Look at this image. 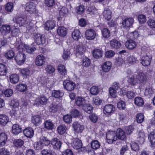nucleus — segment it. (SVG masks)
Wrapping results in <instances>:
<instances>
[{"label":"nucleus","instance_id":"nucleus-64","mask_svg":"<svg viewBox=\"0 0 155 155\" xmlns=\"http://www.w3.org/2000/svg\"><path fill=\"white\" fill-rule=\"evenodd\" d=\"M45 70L49 74L52 73L55 71L54 68L50 65H47L46 67Z\"/></svg>","mask_w":155,"mask_h":155},{"label":"nucleus","instance_id":"nucleus-1","mask_svg":"<svg viewBox=\"0 0 155 155\" xmlns=\"http://www.w3.org/2000/svg\"><path fill=\"white\" fill-rule=\"evenodd\" d=\"M48 139L45 137H41L38 142H35L34 144V147L36 149H42L45 146H48L50 143Z\"/></svg>","mask_w":155,"mask_h":155},{"label":"nucleus","instance_id":"nucleus-47","mask_svg":"<svg viewBox=\"0 0 155 155\" xmlns=\"http://www.w3.org/2000/svg\"><path fill=\"white\" fill-rule=\"evenodd\" d=\"M100 145V143L97 140H92L91 143L92 148L95 150L99 148Z\"/></svg>","mask_w":155,"mask_h":155},{"label":"nucleus","instance_id":"nucleus-35","mask_svg":"<svg viewBox=\"0 0 155 155\" xmlns=\"http://www.w3.org/2000/svg\"><path fill=\"white\" fill-rule=\"evenodd\" d=\"M146 137L143 130H140L139 132L138 136L137 137V140L140 143L142 144L144 142Z\"/></svg>","mask_w":155,"mask_h":155},{"label":"nucleus","instance_id":"nucleus-46","mask_svg":"<svg viewBox=\"0 0 155 155\" xmlns=\"http://www.w3.org/2000/svg\"><path fill=\"white\" fill-rule=\"evenodd\" d=\"M136 58L133 56H130L127 57L126 63L130 66L136 63Z\"/></svg>","mask_w":155,"mask_h":155},{"label":"nucleus","instance_id":"nucleus-2","mask_svg":"<svg viewBox=\"0 0 155 155\" xmlns=\"http://www.w3.org/2000/svg\"><path fill=\"white\" fill-rule=\"evenodd\" d=\"M19 51H26L28 53L31 54L36 50V48L34 47L30 46L24 43L20 44L18 47Z\"/></svg>","mask_w":155,"mask_h":155},{"label":"nucleus","instance_id":"nucleus-54","mask_svg":"<svg viewBox=\"0 0 155 155\" xmlns=\"http://www.w3.org/2000/svg\"><path fill=\"white\" fill-rule=\"evenodd\" d=\"M67 130L66 126L64 125H62L59 126L57 128L58 133L60 134H62L65 133Z\"/></svg>","mask_w":155,"mask_h":155},{"label":"nucleus","instance_id":"nucleus-62","mask_svg":"<svg viewBox=\"0 0 155 155\" xmlns=\"http://www.w3.org/2000/svg\"><path fill=\"white\" fill-rule=\"evenodd\" d=\"M128 81L132 85H136L138 82L136 76H134L132 77L129 78L128 79Z\"/></svg>","mask_w":155,"mask_h":155},{"label":"nucleus","instance_id":"nucleus-27","mask_svg":"<svg viewBox=\"0 0 155 155\" xmlns=\"http://www.w3.org/2000/svg\"><path fill=\"white\" fill-rule=\"evenodd\" d=\"M24 135L28 138H31L34 135V131L31 128L25 129L23 130Z\"/></svg>","mask_w":155,"mask_h":155},{"label":"nucleus","instance_id":"nucleus-25","mask_svg":"<svg viewBox=\"0 0 155 155\" xmlns=\"http://www.w3.org/2000/svg\"><path fill=\"white\" fill-rule=\"evenodd\" d=\"M110 45L111 48L113 49H117L121 46L120 43L115 39H113L110 41Z\"/></svg>","mask_w":155,"mask_h":155},{"label":"nucleus","instance_id":"nucleus-44","mask_svg":"<svg viewBox=\"0 0 155 155\" xmlns=\"http://www.w3.org/2000/svg\"><path fill=\"white\" fill-rule=\"evenodd\" d=\"M10 81L12 83L14 84L16 83L19 81V78L18 75L17 74L11 75L10 77Z\"/></svg>","mask_w":155,"mask_h":155},{"label":"nucleus","instance_id":"nucleus-58","mask_svg":"<svg viewBox=\"0 0 155 155\" xmlns=\"http://www.w3.org/2000/svg\"><path fill=\"white\" fill-rule=\"evenodd\" d=\"M14 145L16 147H21L24 143V141L20 139L15 140L13 142Z\"/></svg>","mask_w":155,"mask_h":155},{"label":"nucleus","instance_id":"nucleus-24","mask_svg":"<svg viewBox=\"0 0 155 155\" xmlns=\"http://www.w3.org/2000/svg\"><path fill=\"white\" fill-rule=\"evenodd\" d=\"M126 47L129 49L134 48L137 46L136 43L132 40H128L125 43Z\"/></svg>","mask_w":155,"mask_h":155},{"label":"nucleus","instance_id":"nucleus-53","mask_svg":"<svg viewBox=\"0 0 155 155\" xmlns=\"http://www.w3.org/2000/svg\"><path fill=\"white\" fill-rule=\"evenodd\" d=\"M5 57L8 60L12 59L15 56V53L12 50H9L5 53Z\"/></svg>","mask_w":155,"mask_h":155},{"label":"nucleus","instance_id":"nucleus-42","mask_svg":"<svg viewBox=\"0 0 155 155\" xmlns=\"http://www.w3.org/2000/svg\"><path fill=\"white\" fill-rule=\"evenodd\" d=\"M93 55L94 58L97 59L102 56L103 52L102 51L99 49H95L93 51Z\"/></svg>","mask_w":155,"mask_h":155},{"label":"nucleus","instance_id":"nucleus-20","mask_svg":"<svg viewBox=\"0 0 155 155\" xmlns=\"http://www.w3.org/2000/svg\"><path fill=\"white\" fill-rule=\"evenodd\" d=\"M134 20L132 18H127L123 21L122 25L125 28H128L131 26L133 23Z\"/></svg>","mask_w":155,"mask_h":155},{"label":"nucleus","instance_id":"nucleus-4","mask_svg":"<svg viewBox=\"0 0 155 155\" xmlns=\"http://www.w3.org/2000/svg\"><path fill=\"white\" fill-rule=\"evenodd\" d=\"M64 88L68 91L73 90L76 87L75 83L71 81L66 80L63 82Z\"/></svg>","mask_w":155,"mask_h":155},{"label":"nucleus","instance_id":"nucleus-52","mask_svg":"<svg viewBox=\"0 0 155 155\" xmlns=\"http://www.w3.org/2000/svg\"><path fill=\"white\" fill-rule=\"evenodd\" d=\"M86 11L88 14L91 15H94L97 12V10L93 6L87 7Z\"/></svg>","mask_w":155,"mask_h":155},{"label":"nucleus","instance_id":"nucleus-8","mask_svg":"<svg viewBox=\"0 0 155 155\" xmlns=\"http://www.w3.org/2000/svg\"><path fill=\"white\" fill-rule=\"evenodd\" d=\"M34 38L35 41L38 45L44 44L46 41V38L45 36L39 34H35Z\"/></svg>","mask_w":155,"mask_h":155},{"label":"nucleus","instance_id":"nucleus-21","mask_svg":"<svg viewBox=\"0 0 155 155\" xmlns=\"http://www.w3.org/2000/svg\"><path fill=\"white\" fill-rule=\"evenodd\" d=\"M17 24L19 26H23L27 21L25 15H22L17 17L15 19Z\"/></svg>","mask_w":155,"mask_h":155},{"label":"nucleus","instance_id":"nucleus-48","mask_svg":"<svg viewBox=\"0 0 155 155\" xmlns=\"http://www.w3.org/2000/svg\"><path fill=\"white\" fill-rule=\"evenodd\" d=\"M138 36V33L137 31H134L128 33L127 35V37L130 40H133L136 39Z\"/></svg>","mask_w":155,"mask_h":155},{"label":"nucleus","instance_id":"nucleus-61","mask_svg":"<svg viewBox=\"0 0 155 155\" xmlns=\"http://www.w3.org/2000/svg\"><path fill=\"white\" fill-rule=\"evenodd\" d=\"M144 120V116L143 114L140 113L137 114L136 116V120L137 122L141 123L143 122Z\"/></svg>","mask_w":155,"mask_h":155},{"label":"nucleus","instance_id":"nucleus-13","mask_svg":"<svg viewBox=\"0 0 155 155\" xmlns=\"http://www.w3.org/2000/svg\"><path fill=\"white\" fill-rule=\"evenodd\" d=\"M45 62V58L42 54L39 55L37 56L35 60V64L39 66H41L44 64Z\"/></svg>","mask_w":155,"mask_h":155},{"label":"nucleus","instance_id":"nucleus-31","mask_svg":"<svg viewBox=\"0 0 155 155\" xmlns=\"http://www.w3.org/2000/svg\"><path fill=\"white\" fill-rule=\"evenodd\" d=\"M64 95V92L63 91L55 90L52 91L51 94L52 97L56 98H60L62 97Z\"/></svg>","mask_w":155,"mask_h":155},{"label":"nucleus","instance_id":"nucleus-28","mask_svg":"<svg viewBox=\"0 0 155 155\" xmlns=\"http://www.w3.org/2000/svg\"><path fill=\"white\" fill-rule=\"evenodd\" d=\"M12 35L9 36H8V38L10 39H13L14 37H16L17 36H18L20 34V31L18 28H16L15 27L12 28L11 31Z\"/></svg>","mask_w":155,"mask_h":155},{"label":"nucleus","instance_id":"nucleus-55","mask_svg":"<svg viewBox=\"0 0 155 155\" xmlns=\"http://www.w3.org/2000/svg\"><path fill=\"white\" fill-rule=\"evenodd\" d=\"M102 36L106 38H108L110 36V31L107 28H104L101 30Z\"/></svg>","mask_w":155,"mask_h":155},{"label":"nucleus","instance_id":"nucleus-38","mask_svg":"<svg viewBox=\"0 0 155 155\" xmlns=\"http://www.w3.org/2000/svg\"><path fill=\"white\" fill-rule=\"evenodd\" d=\"M8 117L5 114H0V124L5 125L8 121Z\"/></svg>","mask_w":155,"mask_h":155},{"label":"nucleus","instance_id":"nucleus-32","mask_svg":"<svg viewBox=\"0 0 155 155\" xmlns=\"http://www.w3.org/2000/svg\"><path fill=\"white\" fill-rule=\"evenodd\" d=\"M112 63L109 61H107L103 63L102 66V69L105 72L109 71L111 68Z\"/></svg>","mask_w":155,"mask_h":155},{"label":"nucleus","instance_id":"nucleus-34","mask_svg":"<svg viewBox=\"0 0 155 155\" xmlns=\"http://www.w3.org/2000/svg\"><path fill=\"white\" fill-rule=\"evenodd\" d=\"M58 70L61 75L63 76L67 75V70L64 65L62 64H59L58 67Z\"/></svg>","mask_w":155,"mask_h":155},{"label":"nucleus","instance_id":"nucleus-29","mask_svg":"<svg viewBox=\"0 0 155 155\" xmlns=\"http://www.w3.org/2000/svg\"><path fill=\"white\" fill-rule=\"evenodd\" d=\"M148 138L152 147H155V131H151L148 135Z\"/></svg>","mask_w":155,"mask_h":155},{"label":"nucleus","instance_id":"nucleus-49","mask_svg":"<svg viewBox=\"0 0 155 155\" xmlns=\"http://www.w3.org/2000/svg\"><path fill=\"white\" fill-rule=\"evenodd\" d=\"M81 34L79 31L75 30L72 33V36L73 39L78 40L81 37Z\"/></svg>","mask_w":155,"mask_h":155},{"label":"nucleus","instance_id":"nucleus-23","mask_svg":"<svg viewBox=\"0 0 155 155\" xmlns=\"http://www.w3.org/2000/svg\"><path fill=\"white\" fill-rule=\"evenodd\" d=\"M151 57L150 56L146 55L143 56L141 58V63L144 66L149 65L151 61Z\"/></svg>","mask_w":155,"mask_h":155},{"label":"nucleus","instance_id":"nucleus-18","mask_svg":"<svg viewBox=\"0 0 155 155\" xmlns=\"http://www.w3.org/2000/svg\"><path fill=\"white\" fill-rule=\"evenodd\" d=\"M74 130L78 133H81L84 129V126L78 122H74L72 125Z\"/></svg>","mask_w":155,"mask_h":155},{"label":"nucleus","instance_id":"nucleus-41","mask_svg":"<svg viewBox=\"0 0 155 155\" xmlns=\"http://www.w3.org/2000/svg\"><path fill=\"white\" fill-rule=\"evenodd\" d=\"M7 139V136L5 133H2L0 134V147L5 145Z\"/></svg>","mask_w":155,"mask_h":155},{"label":"nucleus","instance_id":"nucleus-15","mask_svg":"<svg viewBox=\"0 0 155 155\" xmlns=\"http://www.w3.org/2000/svg\"><path fill=\"white\" fill-rule=\"evenodd\" d=\"M55 21L53 20H48L45 24V29L49 31L53 29L55 26Z\"/></svg>","mask_w":155,"mask_h":155},{"label":"nucleus","instance_id":"nucleus-40","mask_svg":"<svg viewBox=\"0 0 155 155\" xmlns=\"http://www.w3.org/2000/svg\"><path fill=\"white\" fill-rule=\"evenodd\" d=\"M21 131V128L18 125L14 124L12 127V132L13 134L17 135Z\"/></svg>","mask_w":155,"mask_h":155},{"label":"nucleus","instance_id":"nucleus-30","mask_svg":"<svg viewBox=\"0 0 155 155\" xmlns=\"http://www.w3.org/2000/svg\"><path fill=\"white\" fill-rule=\"evenodd\" d=\"M32 123L36 125H38L42 122V119L39 115H34L31 118Z\"/></svg>","mask_w":155,"mask_h":155},{"label":"nucleus","instance_id":"nucleus-39","mask_svg":"<svg viewBox=\"0 0 155 155\" xmlns=\"http://www.w3.org/2000/svg\"><path fill=\"white\" fill-rule=\"evenodd\" d=\"M117 134L118 139L122 140H123L126 138V135L125 132L122 129H118L116 133Z\"/></svg>","mask_w":155,"mask_h":155},{"label":"nucleus","instance_id":"nucleus-22","mask_svg":"<svg viewBox=\"0 0 155 155\" xmlns=\"http://www.w3.org/2000/svg\"><path fill=\"white\" fill-rule=\"evenodd\" d=\"M76 55L77 56L79 57L80 56L81 57L82 55L84 53L85 48L82 45H78L75 48Z\"/></svg>","mask_w":155,"mask_h":155},{"label":"nucleus","instance_id":"nucleus-63","mask_svg":"<svg viewBox=\"0 0 155 155\" xmlns=\"http://www.w3.org/2000/svg\"><path fill=\"white\" fill-rule=\"evenodd\" d=\"M138 19L139 23L142 24L145 23L146 21V16L143 15H140L138 16Z\"/></svg>","mask_w":155,"mask_h":155},{"label":"nucleus","instance_id":"nucleus-6","mask_svg":"<svg viewBox=\"0 0 155 155\" xmlns=\"http://www.w3.org/2000/svg\"><path fill=\"white\" fill-rule=\"evenodd\" d=\"M48 100L46 97L41 95L36 98L35 104L38 106L46 105Z\"/></svg>","mask_w":155,"mask_h":155},{"label":"nucleus","instance_id":"nucleus-26","mask_svg":"<svg viewBox=\"0 0 155 155\" xmlns=\"http://www.w3.org/2000/svg\"><path fill=\"white\" fill-rule=\"evenodd\" d=\"M75 104L78 106L82 107L86 104L84 98L81 97H77L75 99Z\"/></svg>","mask_w":155,"mask_h":155},{"label":"nucleus","instance_id":"nucleus-60","mask_svg":"<svg viewBox=\"0 0 155 155\" xmlns=\"http://www.w3.org/2000/svg\"><path fill=\"white\" fill-rule=\"evenodd\" d=\"M5 9L8 12H11L13 9V4L11 2L8 3L5 5Z\"/></svg>","mask_w":155,"mask_h":155},{"label":"nucleus","instance_id":"nucleus-10","mask_svg":"<svg viewBox=\"0 0 155 155\" xmlns=\"http://www.w3.org/2000/svg\"><path fill=\"white\" fill-rule=\"evenodd\" d=\"M115 110V108L113 105L112 104H108L104 107L103 111L104 114L109 115L112 113Z\"/></svg>","mask_w":155,"mask_h":155},{"label":"nucleus","instance_id":"nucleus-7","mask_svg":"<svg viewBox=\"0 0 155 155\" xmlns=\"http://www.w3.org/2000/svg\"><path fill=\"white\" fill-rule=\"evenodd\" d=\"M24 8L25 10L30 13H35L36 11L35 5L32 2L26 3Z\"/></svg>","mask_w":155,"mask_h":155},{"label":"nucleus","instance_id":"nucleus-50","mask_svg":"<svg viewBox=\"0 0 155 155\" xmlns=\"http://www.w3.org/2000/svg\"><path fill=\"white\" fill-rule=\"evenodd\" d=\"M7 73L6 66L2 64H0V76H5Z\"/></svg>","mask_w":155,"mask_h":155},{"label":"nucleus","instance_id":"nucleus-51","mask_svg":"<svg viewBox=\"0 0 155 155\" xmlns=\"http://www.w3.org/2000/svg\"><path fill=\"white\" fill-rule=\"evenodd\" d=\"M82 107L85 112L88 114L91 113L93 110V107L89 104H87L86 103Z\"/></svg>","mask_w":155,"mask_h":155},{"label":"nucleus","instance_id":"nucleus-43","mask_svg":"<svg viewBox=\"0 0 155 155\" xmlns=\"http://www.w3.org/2000/svg\"><path fill=\"white\" fill-rule=\"evenodd\" d=\"M134 103L136 105L139 107H140L144 104V101L141 97H136L134 99Z\"/></svg>","mask_w":155,"mask_h":155},{"label":"nucleus","instance_id":"nucleus-36","mask_svg":"<svg viewBox=\"0 0 155 155\" xmlns=\"http://www.w3.org/2000/svg\"><path fill=\"white\" fill-rule=\"evenodd\" d=\"M136 78L140 83H144L146 80V75L142 72L139 73L138 75L136 76Z\"/></svg>","mask_w":155,"mask_h":155},{"label":"nucleus","instance_id":"nucleus-33","mask_svg":"<svg viewBox=\"0 0 155 155\" xmlns=\"http://www.w3.org/2000/svg\"><path fill=\"white\" fill-rule=\"evenodd\" d=\"M104 18L108 21L112 17V12L111 10L108 8L105 9L103 13Z\"/></svg>","mask_w":155,"mask_h":155},{"label":"nucleus","instance_id":"nucleus-57","mask_svg":"<svg viewBox=\"0 0 155 155\" xmlns=\"http://www.w3.org/2000/svg\"><path fill=\"white\" fill-rule=\"evenodd\" d=\"M16 88L19 91H24L27 89V86L25 84L21 83L17 85Z\"/></svg>","mask_w":155,"mask_h":155},{"label":"nucleus","instance_id":"nucleus-56","mask_svg":"<svg viewBox=\"0 0 155 155\" xmlns=\"http://www.w3.org/2000/svg\"><path fill=\"white\" fill-rule=\"evenodd\" d=\"M153 93V91L151 88L149 87H146L144 92V95L145 96L149 97Z\"/></svg>","mask_w":155,"mask_h":155},{"label":"nucleus","instance_id":"nucleus-11","mask_svg":"<svg viewBox=\"0 0 155 155\" xmlns=\"http://www.w3.org/2000/svg\"><path fill=\"white\" fill-rule=\"evenodd\" d=\"M50 143L53 148L56 150L60 149L61 145V141L56 138L52 139Z\"/></svg>","mask_w":155,"mask_h":155},{"label":"nucleus","instance_id":"nucleus-17","mask_svg":"<svg viewBox=\"0 0 155 155\" xmlns=\"http://www.w3.org/2000/svg\"><path fill=\"white\" fill-rule=\"evenodd\" d=\"M111 87L117 91L118 92V94L120 95L124 94L125 93V91L120 87V84L117 82H114L113 84L112 87Z\"/></svg>","mask_w":155,"mask_h":155},{"label":"nucleus","instance_id":"nucleus-59","mask_svg":"<svg viewBox=\"0 0 155 155\" xmlns=\"http://www.w3.org/2000/svg\"><path fill=\"white\" fill-rule=\"evenodd\" d=\"M68 12V10L66 7H63L59 11V14L60 17H62L65 16Z\"/></svg>","mask_w":155,"mask_h":155},{"label":"nucleus","instance_id":"nucleus-5","mask_svg":"<svg viewBox=\"0 0 155 155\" xmlns=\"http://www.w3.org/2000/svg\"><path fill=\"white\" fill-rule=\"evenodd\" d=\"M26 55L22 53H18L15 57V59L18 65H21L25 61Z\"/></svg>","mask_w":155,"mask_h":155},{"label":"nucleus","instance_id":"nucleus-9","mask_svg":"<svg viewBox=\"0 0 155 155\" xmlns=\"http://www.w3.org/2000/svg\"><path fill=\"white\" fill-rule=\"evenodd\" d=\"M96 34L95 30L92 29H90L86 31L85 37L87 39L92 40L95 38Z\"/></svg>","mask_w":155,"mask_h":155},{"label":"nucleus","instance_id":"nucleus-14","mask_svg":"<svg viewBox=\"0 0 155 155\" xmlns=\"http://www.w3.org/2000/svg\"><path fill=\"white\" fill-rule=\"evenodd\" d=\"M71 145L75 149H79L82 146L81 141L77 138H74L72 140Z\"/></svg>","mask_w":155,"mask_h":155},{"label":"nucleus","instance_id":"nucleus-19","mask_svg":"<svg viewBox=\"0 0 155 155\" xmlns=\"http://www.w3.org/2000/svg\"><path fill=\"white\" fill-rule=\"evenodd\" d=\"M19 71L21 74L25 76L26 77L31 76L33 73L32 69L28 68L20 69Z\"/></svg>","mask_w":155,"mask_h":155},{"label":"nucleus","instance_id":"nucleus-37","mask_svg":"<svg viewBox=\"0 0 155 155\" xmlns=\"http://www.w3.org/2000/svg\"><path fill=\"white\" fill-rule=\"evenodd\" d=\"M58 34L61 36L64 37L67 34L66 28L63 26L59 27L57 29Z\"/></svg>","mask_w":155,"mask_h":155},{"label":"nucleus","instance_id":"nucleus-3","mask_svg":"<svg viewBox=\"0 0 155 155\" xmlns=\"http://www.w3.org/2000/svg\"><path fill=\"white\" fill-rule=\"evenodd\" d=\"M106 138L107 142L111 144L117 139L118 137L115 131H109L106 133Z\"/></svg>","mask_w":155,"mask_h":155},{"label":"nucleus","instance_id":"nucleus-12","mask_svg":"<svg viewBox=\"0 0 155 155\" xmlns=\"http://www.w3.org/2000/svg\"><path fill=\"white\" fill-rule=\"evenodd\" d=\"M11 29L9 25H4L1 27L0 31L4 36H5L10 32Z\"/></svg>","mask_w":155,"mask_h":155},{"label":"nucleus","instance_id":"nucleus-16","mask_svg":"<svg viewBox=\"0 0 155 155\" xmlns=\"http://www.w3.org/2000/svg\"><path fill=\"white\" fill-rule=\"evenodd\" d=\"M10 106L12 108V110L14 111L13 114L15 116L17 114L16 111L19 110V103L18 101L15 100H12Z\"/></svg>","mask_w":155,"mask_h":155},{"label":"nucleus","instance_id":"nucleus-45","mask_svg":"<svg viewBox=\"0 0 155 155\" xmlns=\"http://www.w3.org/2000/svg\"><path fill=\"white\" fill-rule=\"evenodd\" d=\"M45 127L48 130H52L54 127V125L51 121L47 120L44 122Z\"/></svg>","mask_w":155,"mask_h":155}]
</instances>
